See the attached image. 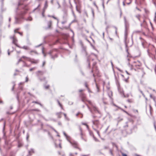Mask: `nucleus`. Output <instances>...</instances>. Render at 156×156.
Returning <instances> with one entry per match:
<instances>
[{"label":"nucleus","instance_id":"f257e3e1","mask_svg":"<svg viewBox=\"0 0 156 156\" xmlns=\"http://www.w3.org/2000/svg\"><path fill=\"white\" fill-rule=\"evenodd\" d=\"M23 11H21L20 13H17V10L19 9V7L16 8V15L15 17V22L14 24H20L21 23L24 19L23 15L25 14L28 10L26 6H23L22 7Z\"/></svg>","mask_w":156,"mask_h":156},{"label":"nucleus","instance_id":"f03ea898","mask_svg":"<svg viewBox=\"0 0 156 156\" xmlns=\"http://www.w3.org/2000/svg\"><path fill=\"white\" fill-rule=\"evenodd\" d=\"M87 102L92 106V108H91L87 104H86V105L87 106L88 109L91 113L93 114L94 112L99 113V112L97 108L93 105V104L90 101H88Z\"/></svg>","mask_w":156,"mask_h":156},{"label":"nucleus","instance_id":"7ed1b4c3","mask_svg":"<svg viewBox=\"0 0 156 156\" xmlns=\"http://www.w3.org/2000/svg\"><path fill=\"white\" fill-rule=\"evenodd\" d=\"M63 133L64 135L66 137L67 140L75 148L80 149V148H78L77 147V143L76 141H74L73 142L69 140V139L70 138V136L67 135L64 131H63Z\"/></svg>","mask_w":156,"mask_h":156},{"label":"nucleus","instance_id":"20e7f679","mask_svg":"<svg viewBox=\"0 0 156 156\" xmlns=\"http://www.w3.org/2000/svg\"><path fill=\"white\" fill-rule=\"evenodd\" d=\"M53 51L54 50H51L48 52V54L49 55L51 58L53 60H54L55 58L58 57V55L57 54H55L54 55H53Z\"/></svg>","mask_w":156,"mask_h":156},{"label":"nucleus","instance_id":"39448f33","mask_svg":"<svg viewBox=\"0 0 156 156\" xmlns=\"http://www.w3.org/2000/svg\"><path fill=\"white\" fill-rule=\"evenodd\" d=\"M5 144L4 146V147L6 150H8L11 148V145L9 141H7L6 140H5Z\"/></svg>","mask_w":156,"mask_h":156},{"label":"nucleus","instance_id":"423d86ee","mask_svg":"<svg viewBox=\"0 0 156 156\" xmlns=\"http://www.w3.org/2000/svg\"><path fill=\"white\" fill-rule=\"evenodd\" d=\"M80 97L81 98V101H82L86 105V104H87L85 103V101H87L86 100V97L84 94L83 93H81L80 94Z\"/></svg>","mask_w":156,"mask_h":156},{"label":"nucleus","instance_id":"0eeeda50","mask_svg":"<svg viewBox=\"0 0 156 156\" xmlns=\"http://www.w3.org/2000/svg\"><path fill=\"white\" fill-rule=\"evenodd\" d=\"M29 61L30 62L32 63L33 64H37L39 62V60L38 59H34L31 58H28Z\"/></svg>","mask_w":156,"mask_h":156},{"label":"nucleus","instance_id":"6e6552de","mask_svg":"<svg viewBox=\"0 0 156 156\" xmlns=\"http://www.w3.org/2000/svg\"><path fill=\"white\" fill-rule=\"evenodd\" d=\"M126 39H127V36L126 35V34H125V35L124 42H125V46H126V51L127 53L128 54L127 56H128V55L129 54V53L128 52V49L127 48L128 45H127V44L126 43Z\"/></svg>","mask_w":156,"mask_h":156},{"label":"nucleus","instance_id":"1a4fd4ad","mask_svg":"<svg viewBox=\"0 0 156 156\" xmlns=\"http://www.w3.org/2000/svg\"><path fill=\"white\" fill-rule=\"evenodd\" d=\"M92 122L94 125H95L97 127L98 126L99 124V122L98 120H92Z\"/></svg>","mask_w":156,"mask_h":156},{"label":"nucleus","instance_id":"9d476101","mask_svg":"<svg viewBox=\"0 0 156 156\" xmlns=\"http://www.w3.org/2000/svg\"><path fill=\"white\" fill-rule=\"evenodd\" d=\"M44 74V72L41 71H38L36 73V75L38 77H40V76Z\"/></svg>","mask_w":156,"mask_h":156},{"label":"nucleus","instance_id":"9b49d317","mask_svg":"<svg viewBox=\"0 0 156 156\" xmlns=\"http://www.w3.org/2000/svg\"><path fill=\"white\" fill-rule=\"evenodd\" d=\"M147 52L148 54V55L150 58H151L153 60H154V59H155V56L153 55L150 53L149 51L148 50H147Z\"/></svg>","mask_w":156,"mask_h":156},{"label":"nucleus","instance_id":"f8f14e48","mask_svg":"<svg viewBox=\"0 0 156 156\" xmlns=\"http://www.w3.org/2000/svg\"><path fill=\"white\" fill-rule=\"evenodd\" d=\"M34 153V150L33 148H31L30 149V150L28 151V155H32V153Z\"/></svg>","mask_w":156,"mask_h":156},{"label":"nucleus","instance_id":"ddd939ff","mask_svg":"<svg viewBox=\"0 0 156 156\" xmlns=\"http://www.w3.org/2000/svg\"><path fill=\"white\" fill-rule=\"evenodd\" d=\"M48 27H47L45 28L46 29H48L50 28L51 27V25L52 24V22L51 21H49L48 22Z\"/></svg>","mask_w":156,"mask_h":156},{"label":"nucleus","instance_id":"4468645a","mask_svg":"<svg viewBox=\"0 0 156 156\" xmlns=\"http://www.w3.org/2000/svg\"><path fill=\"white\" fill-rule=\"evenodd\" d=\"M17 47L23 49L25 50H29V48L27 46H24L23 47H21L20 46H18Z\"/></svg>","mask_w":156,"mask_h":156},{"label":"nucleus","instance_id":"2eb2a0df","mask_svg":"<svg viewBox=\"0 0 156 156\" xmlns=\"http://www.w3.org/2000/svg\"><path fill=\"white\" fill-rule=\"evenodd\" d=\"M17 39L16 38H15L14 39V40H13V41H12V43L13 44H14L15 45H16V46H17H17H19V45H18L17 43H16V42H17Z\"/></svg>","mask_w":156,"mask_h":156},{"label":"nucleus","instance_id":"dca6fc26","mask_svg":"<svg viewBox=\"0 0 156 156\" xmlns=\"http://www.w3.org/2000/svg\"><path fill=\"white\" fill-rule=\"evenodd\" d=\"M48 7V1H45L44 6L43 8V10H45Z\"/></svg>","mask_w":156,"mask_h":156},{"label":"nucleus","instance_id":"f3484780","mask_svg":"<svg viewBox=\"0 0 156 156\" xmlns=\"http://www.w3.org/2000/svg\"><path fill=\"white\" fill-rule=\"evenodd\" d=\"M124 20L125 27V32H126V29H127L126 20V17H124Z\"/></svg>","mask_w":156,"mask_h":156},{"label":"nucleus","instance_id":"a211bd4d","mask_svg":"<svg viewBox=\"0 0 156 156\" xmlns=\"http://www.w3.org/2000/svg\"><path fill=\"white\" fill-rule=\"evenodd\" d=\"M33 103H35V104H38L40 105L41 107H43V105H42L39 102L37 101H33L32 102Z\"/></svg>","mask_w":156,"mask_h":156},{"label":"nucleus","instance_id":"6ab92c4d","mask_svg":"<svg viewBox=\"0 0 156 156\" xmlns=\"http://www.w3.org/2000/svg\"><path fill=\"white\" fill-rule=\"evenodd\" d=\"M62 113L61 112H59L58 113H56V115L58 116V117L59 118H61V116L60 115L61 113Z\"/></svg>","mask_w":156,"mask_h":156},{"label":"nucleus","instance_id":"aec40b11","mask_svg":"<svg viewBox=\"0 0 156 156\" xmlns=\"http://www.w3.org/2000/svg\"><path fill=\"white\" fill-rule=\"evenodd\" d=\"M3 16L1 14H0V22H1V23H3Z\"/></svg>","mask_w":156,"mask_h":156},{"label":"nucleus","instance_id":"412c9836","mask_svg":"<svg viewBox=\"0 0 156 156\" xmlns=\"http://www.w3.org/2000/svg\"><path fill=\"white\" fill-rule=\"evenodd\" d=\"M38 78L41 81H45V77H44L42 78H41L40 77H38Z\"/></svg>","mask_w":156,"mask_h":156},{"label":"nucleus","instance_id":"4be33fe9","mask_svg":"<svg viewBox=\"0 0 156 156\" xmlns=\"http://www.w3.org/2000/svg\"><path fill=\"white\" fill-rule=\"evenodd\" d=\"M82 52L84 53L86 55H87V53L86 51V48L84 47H83L82 48Z\"/></svg>","mask_w":156,"mask_h":156},{"label":"nucleus","instance_id":"5701e85b","mask_svg":"<svg viewBox=\"0 0 156 156\" xmlns=\"http://www.w3.org/2000/svg\"><path fill=\"white\" fill-rule=\"evenodd\" d=\"M81 115L80 116V118H82L83 116V114L80 112H78L77 114H76V116H78L79 115Z\"/></svg>","mask_w":156,"mask_h":156},{"label":"nucleus","instance_id":"b1692460","mask_svg":"<svg viewBox=\"0 0 156 156\" xmlns=\"http://www.w3.org/2000/svg\"><path fill=\"white\" fill-rule=\"evenodd\" d=\"M57 102H58V105H59V106L61 107V108L62 109H63V108H62V104L60 103V102L59 101V100H57Z\"/></svg>","mask_w":156,"mask_h":156},{"label":"nucleus","instance_id":"393cba45","mask_svg":"<svg viewBox=\"0 0 156 156\" xmlns=\"http://www.w3.org/2000/svg\"><path fill=\"white\" fill-rule=\"evenodd\" d=\"M16 98L18 101V102L19 103H20V100H19V94L18 93L17 94L16 96Z\"/></svg>","mask_w":156,"mask_h":156},{"label":"nucleus","instance_id":"a878e982","mask_svg":"<svg viewBox=\"0 0 156 156\" xmlns=\"http://www.w3.org/2000/svg\"><path fill=\"white\" fill-rule=\"evenodd\" d=\"M32 52H34L36 54H37V52L36 51H34V50H31L30 52V54L32 55V54H31V53H32Z\"/></svg>","mask_w":156,"mask_h":156},{"label":"nucleus","instance_id":"bb28decb","mask_svg":"<svg viewBox=\"0 0 156 156\" xmlns=\"http://www.w3.org/2000/svg\"><path fill=\"white\" fill-rule=\"evenodd\" d=\"M44 88L46 89H48L50 87L49 85L45 86L44 85Z\"/></svg>","mask_w":156,"mask_h":156},{"label":"nucleus","instance_id":"cd10ccee","mask_svg":"<svg viewBox=\"0 0 156 156\" xmlns=\"http://www.w3.org/2000/svg\"><path fill=\"white\" fill-rule=\"evenodd\" d=\"M63 114L64 115V116H65V119H66L68 121H69V119L68 117H67L66 115V114L65 113H63Z\"/></svg>","mask_w":156,"mask_h":156},{"label":"nucleus","instance_id":"c85d7f7f","mask_svg":"<svg viewBox=\"0 0 156 156\" xmlns=\"http://www.w3.org/2000/svg\"><path fill=\"white\" fill-rule=\"evenodd\" d=\"M47 126H49L53 130H54L55 132L58 133V132L55 129L52 127L48 125H47Z\"/></svg>","mask_w":156,"mask_h":156},{"label":"nucleus","instance_id":"c756f323","mask_svg":"<svg viewBox=\"0 0 156 156\" xmlns=\"http://www.w3.org/2000/svg\"><path fill=\"white\" fill-rule=\"evenodd\" d=\"M87 62H88V66L89 68H90V60L88 58H87Z\"/></svg>","mask_w":156,"mask_h":156},{"label":"nucleus","instance_id":"7c9ffc66","mask_svg":"<svg viewBox=\"0 0 156 156\" xmlns=\"http://www.w3.org/2000/svg\"><path fill=\"white\" fill-rule=\"evenodd\" d=\"M89 134L91 136H92L93 137H94V135L92 132L91 131H89Z\"/></svg>","mask_w":156,"mask_h":156},{"label":"nucleus","instance_id":"2f4dec72","mask_svg":"<svg viewBox=\"0 0 156 156\" xmlns=\"http://www.w3.org/2000/svg\"><path fill=\"white\" fill-rule=\"evenodd\" d=\"M52 17L54 19H55L56 20H57L58 21L57 22V24L58 23V18H57L56 17H55V16H52Z\"/></svg>","mask_w":156,"mask_h":156},{"label":"nucleus","instance_id":"473e14b6","mask_svg":"<svg viewBox=\"0 0 156 156\" xmlns=\"http://www.w3.org/2000/svg\"><path fill=\"white\" fill-rule=\"evenodd\" d=\"M32 20V18L31 17H29L27 19H26V20H27V21H31Z\"/></svg>","mask_w":156,"mask_h":156},{"label":"nucleus","instance_id":"72a5a7b5","mask_svg":"<svg viewBox=\"0 0 156 156\" xmlns=\"http://www.w3.org/2000/svg\"><path fill=\"white\" fill-rule=\"evenodd\" d=\"M29 135L28 134V133H27V136H26V140L27 141H28V138H29Z\"/></svg>","mask_w":156,"mask_h":156},{"label":"nucleus","instance_id":"f704fd0d","mask_svg":"<svg viewBox=\"0 0 156 156\" xmlns=\"http://www.w3.org/2000/svg\"><path fill=\"white\" fill-rule=\"evenodd\" d=\"M96 87L97 90V92H99V87L98 84L97 83H96Z\"/></svg>","mask_w":156,"mask_h":156},{"label":"nucleus","instance_id":"c9c22d12","mask_svg":"<svg viewBox=\"0 0 156 156\" xmlns=\"http://www.w3.org/2000/svg\"><path fill=\"white\" fill-rule=\"evenodd\" d=\"M32 111H36V112H39L40 111V110L38 109H32Z\"/></svg>","mask_w":156,"mask_h":156},{"label":"nucleus","instance_id":"e433bc0d","mask_svg":"<svg viewBox=\"0 0 156 156\" xmlns=\"http://www.w3.org/2000/svg\"><path fill=\"white\" fill-rule=\"evenodd\" d=\"M23 67H25V66H27V64L24 61H23Z\"/></svg>","mask_w":156,"mask_h":156},{"label":"nucleus","instance_id":"4c0bfd02","mask_svg":"<svg viewBox=\"0 0 156 156\" xmlns=\"http://www.w3.org/2000/svg\"><path fill=\"white\" fill-rule=\"evenodd\" d=\"M122 95H123V97H124V98H126V97H128V96H129V95H126V96L125 95V94H124V92H122Z\"/></svg>","mask_w":156,"mask_h":156},{"label":"nucleus","instance_id":"58836bf2","mask_svg":"<svg viewBox=\"0 0 156 156\" xmlns=\"http://www.w3.org/2000/svg\"><path fill=\"white\" fill-rule=\"evenodd\" d=\"M56 1H57V4H58V8H59L60 7H61L60 5V4H59V3L58 1V0H56Z\"/></svg>","mask_w":156,"mask_h":156},{"label":"nucleus","instance_id":"ea45409f","mask_svg":"<svg viewBox=\"0 0 156 156\" xmlns=\"http://www.w3.org/2000/svg\"><path fill=\"white\" fill-rule=\"evenodd\" d=\"M45 11V10L43 9V11H42V16L43 17H44V13Z\"/></svg>","mask_w":156,"mask_h":156},{"label":"nucleus","instance_id":"a19ab883","mask_svg":"<svg viewBox=\"0 0 156 156\" xmlns=\"http://www.w3.org/2000/svg\"><path fill=\"white\" fill-rule=\"evenodd\" d=\"M22 146V144L21 143H18V147H21Z\"/></svg>","mask_w":156,"mask_h":156},{"label":"nucleus","instance_id":"79ce46f5","mask_svg":"<svg viewBox=\"0 0 156 156\" xmlns=\"http://www.w3.org/2000/svg\"><path fill=\"white\" fill-rule=\"evenodd\" d=\"M112 145L113 146L115 147H116V148L117 149H118V146H117V145L114 143H112Z\"/></svg>","mask_w":156,"mask_h":156},{"label":"nucleus","instance_id":"37998d69","mask_svg":"<svg viewBox=\"0 0 156 156\" xmlns=\"http://www.w3.org/2000/svg\"><path fill=\"white\" fill-rule=\"evenodd\" d=\"M40 6V4H39L38 5L37 7V8H35V9H34V10H33V12L35 11V10H36V9H37L38 8V7Z\"/></svg>","mask_w":156,"mask_h":156},{"label":"nucleus","instance_id":"c03bdc74","mask_svg":"<svg viewBox=\"0 0 156 156\" xmlns=\"http://www.w3.org/2000/svg\"><path fill=\"white\" fill-rule=\"evenodd\" d=\"M109 127V126H108V127L105 130V131L104 132V133H106Z\"/></svg>","mask_w":156,"mask_h":156},{"label":"nucleus","instance_id":"a18cd8bd","mask_svg":"<svg viewBox=\"0 0 156 156\" xmlns=\"http://www.w3.org/2000/svg\"><path fill=\"white\" fill-rule=\"evenodd\" d=\"M10 38L12 40V41L15 38V35H14L13 36H11L10 37Z\"/></svg>","mask_w":156,"mask_h":156},{"label":"nucleus","instance_id":"49530a36","mask_svg":"<svg viewBox=\"0 0 156 156\" xmlns=\"http://www.w3.org/2000/svg\"><path fill=\"white\" fill-rule=\"evenodd\" d=\"M93 137L94 139V140L95 141H98V140L96 137H95L94 136V137Z\"/></svg>","mask_w":156,"mask_h":156},{"label":"nucleus","instance_id":"de8ad7c7","mask_svg":"<svg viewBox=\"0 0 156 156\" xmlns=\"http://www.w3.org/2000/svg\"><path fill=\"white\" fill-rule=\"evenodd\" d=\"M43 44V43H41V44H40L38 45H37V46H35V47L36 48H38L39 47L41 46V45H42V44Z\"/></svg>","mask_w":156,"mask_h":156},{"label":"nucleus","instance_id":"09e8293b","mask_svg":"<svg viewBox=\"0 0 156 156\" xmlns=\"http://www.w3.org/2000/svg\"><path fill=\"white\" fill-rule=\"evenodd\" d=\"M82 124L83 125H85L87 126V127L88 128V125H87L86 123H84V122H82Z\"/></svg>","mask_w":156,"mask_h":156},{"label":"nucleus","instance_id":"8fccbe9b","mask_svg":"<svg viewBox=\"0 0 156 156\" xmlns=\"http://www.w3.org/2000/svg\"><path fill=\"white\" fill-rule=\"evenodd\" d=\"M139 91H140V92L142 94V95L144 96V97L145 96V95H144V94L143 93V92L141 90H140V89H139Z\"/></svg>","mask_w":156,"mask_h":156},{"label":"nucleus","instance_id":"3c124183","mask_svg":"<svg viewBox=\"0 0 156 156\" xmlns=\"http://www.w3.org/2000/svg\"><path fill=\"white\" fill-rule=\"evenodd\" d=\"M35 67H33L32 68H31L29 69V71H33V70H34L35 69Z\"/></svg>","mask_w":156,"mask_h":156},{"label":"nucleus","instance_id":"603ef678","mask_svg":"<svg viewBox=\"0 0 156 156\" xmlns=\"http://www.w3.org/2000/svg\"><path fill=\"white\" fill-rule=\"evenodd\" d=\"M109 152L113 156V153L112 152V150H111V149H110Z\"/></svg>","mask_w":156,"mask_h":156},{"label":"nucleus","instance_id":"864d4df0","mask_svg":"<svg viewBox=\"0 0 156 156\" xmlns=\"http://www.w3.org/2000/svg\"><path fill=\"white\" fill-rule=\"evenodd\" d=\"M102 2V6L103 8V9L105 8V6L104 5V0H101Z\"/></svg>","mask_w":156,"mask_h":156},{"label":"nucleus","instance_id":"5fc2aeb1","mask_svg":"<svg viewBox=\"0 0 156 156\" xmlns=\"http://www.w3.org/2000/svg\"><path fill=\"white\" fill-rule=\"evenodd\" d=\"M85 87L87 88V90H89V88H88L87 85V83H85Z\"/></svg>","mask_w":156,"mask_h":156},{"label":"nucleus","instance_id":"6e6d98bb","mask_svg":"<svg viewBox=\"0 0 156 156\" xmlns=\"http://www.w3.org/2000/svg\"><path fill=\"white\" fill-rule=\"evenodd\" d=\"M136 17L139 20H140V15H136Z\"/></svg>","mask_w":156,"mask_h":156},{"label":"nucleus","instance_id":"4d7b16f0","mask_svg":"<svg viewBox=\"0 0 156 156\" xmlns=\"http://www.w3.org/2000/svg\"><path fill=\"white\" fill-rule=\"evenodd\" d=\"M28 80H29V79H28V77H27H27H26V78L25 82H27L28 81Z\"/></svg>","mask_w":156,"mask_h":156},{"label":"nucleus","instance_id":"13d9d810","mask_svg":"<svg viewBox=\"0 0 156 156\" xmlns=\"http://www.w3.org/2000/svg\"><path fill=\"white\" fill-rule=\"evenodd\" d=\"M129 79V77H128L127 78L125 79L124 80L127 83L128 82V79Z\"/></svg>","mask_w":156,"mask_h":156},{"label":"nucleus","instance_id":"bf43d9fd","mask_svg":"<svg viewBox=\"0 0 156 156\" xmlns=\"http://www.w3.org/2000/svg\"><path fill=\"white\" fill-rule=\"evenodd\" d=\"M142 45L144 48H145L144 46V42L142 41Z\"/></svg>","mask_w":156,"mask_h":156},{"label":"nucleus","instance_id":"052dcab7","mask_svg":"<svg viewBox=\"0 0 156 156\" xmlns=\"http://www.w3.org/2000/svg\"><path fill=\"white\" fill-rule=\"evenodd\" d=\"M66 22L67 21L66 20H65L64 21H63L61 23L62 24H64L66 23Z\"/></svg>","mask_w":156,"mask_h":156},{"label":"nucleus","instance_id":"680f3d73","mask_svg":"<svg viewBox=\"0 0 156 156\" xmlns=\"http://www.w3.org/2000/svg\"><path fill=\"white\" fill-rule=\"evenodd\" d=\"M45 64V61H44L43 62V63H42V67L44 66V65Z\"/></svg>","mask_w":156,"mask_h":156},{"label":"nucleus","instance_id":"e2e57ef3","mask_svg":"<svg viewBox=\"0 0 156 156\" xmlns=\"http://www.w3.org/2000/svg\"><path fill=\"white\" fill-rule=\"evenodd\" d=\"M140 32H141V31L140 30H137V31H135L134 32V33H140Z\"/></svg>","mask_w":156,"mask_h":156},{"label":"nucleus","instance_id":"0e129e2a","mask_svg":"<svg viewBox=\"0 0 156 156\" xmlns=\"http://www.w3.org/2000/svg\"><path fill=\"white\" fill-rule=\"evenodd\" d=\"M17 33H18V34H20L21 36H22V35H23L22 33H21V32H17Z\"/></svg>","mask_w":156,"mask_h":156},{"label":"nucleus","instance_id":"69168bd1","mask_svg":"<svg viewBox=\"0 0 156 156\" xmlns=\"http://www.w3.org/2000/svg\"><path fill=\"white\" fill-rule=\"evenodd\" d=\"M122 156H127L126 154L123 153H122Z\"/></svg>","mask_w":156,"mask_h":156},{"label":"nucleus","instance_id":"338daca9","mask_svg":"<svg viewBox=\"0 0 156 156\" xmlns=\"http://www.w3.org/2000/svg\"><path fill=\"white\" fill-rule=\"evenodd\" d=\"M149 107H150V112L151 113V110L152 109V108L151 105H149Z\"/></svg>","mask_w":156,"mask_h":156},{"label":"nucleus","instance_id":"774afa93","mask_svg":"<svg viewBox=\"0 0 156 156\" xmlns=\"http://www.w3.org/2000/svg\"><path fill=\"white\" fill-rule=\"evenodd\" d=\"M96 132H97L98 136H100V135L99 134V131L98 130Z\"/></svg>","mask_w":156,"mask_h":156}]
</instances>
